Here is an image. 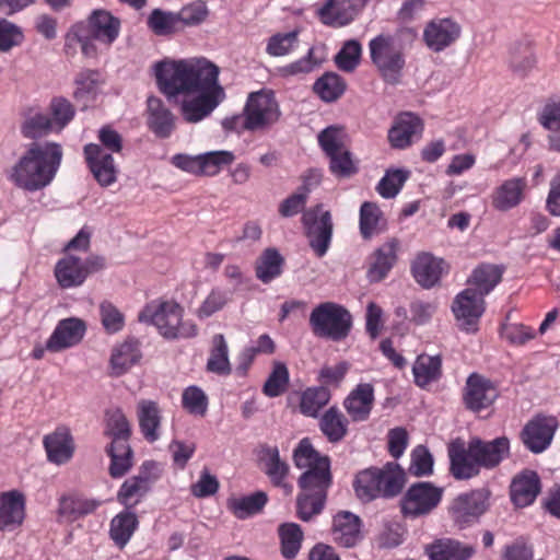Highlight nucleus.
<instances>
[{
    "label": "nucleus",
    "instance_id": "obj_64",
    "mask_svg": "<svg viewBox=\"0 0 560 560\" xmlns=\"http://www.w3.org/2000/svg\"><path fill=\"white\" fill-rule=\"evenodd\" d=\"M407 178L408 172L401 170L388 171L380 180L376 190L384 198H393L399 192Z\"/></svg>",
    "mask_w": 560,
    "mask_h": 560
},
{
    "label": "nucleus",
    "instance_id": "obj_47",
    "mask_svg": "<svg viewBox=\"0 0 560 560\" xmlns=\"http://www.w3.org/2000/svg\"><path fill=\"white\" fill-rule=\"evenodd\" d=\"M439 556L446 560H469L476 552L471 545H465L452 538H441L430 545Z\"/></svg>",
    "mask_w": 560,
    "mask_h": 560
},
{
    "label": "nucleus",
    "instance_id": "obj_2",
    "mask_svg": "<svg viewBox=\"0 0 560 560\" xmlns=\"http://www.w3.org/2000/svg\"><path fill=\"white\" fill-rule=\"evenodd\" d=\"M293 460L298 468L305 469L298 480L301 491L296 497V514L301 521L310 522L324 510L332 481L330 460L320 455L308 439L300 441Z\"/></svg>",
    "mask_w": 560,
    "mask_h": 560
},
{
    "label": "nucleus",
    "instance_id": "obj_53",
    "mask_svg": "<svg viewBox=\"0 0 560 560\" xmlns=\"http://www.w3.org/2000/svg\"><path fill=\"white\" fill-rule=\"evenodd\" d=\"M361 54V44L355 39H349L343 44L334 60L340 70L345 72H352L360 63Z\"/></svg>",
    "mask_w": 560,
    "mask_h": 560
},
{
    "label": "nucleus",
    "instance_id": "obj_58",
    "mask_svg": "<svg viewBox=\"0 0 560 560\" xmlns=\"http://www.w3.org/2000/svg\"><path fill=\"white\" fill-rule=\"evenodd\" d=\"M182 405L188 413L203 417L208 410V397L200 387L189 386L183 392Z\"/></svg>",
    "mask_w": 560,
    "mask_h": 560
},
{
    "label": "nucleus",
    "instance_id": "obj_31",
    "mask_svg": "<svg viewBox=\"0 0 560 560\" xmlns=\"http://www.w3.org/2000/svg\"><path fill=\"white\" fill-rule=\"evenodd\" d=\"M539 491V477L532 470H525L516 476L511 485L512 501L520 508H524L533 503Z\"/></svg>",
    "mask_w": 560,
    "mask_h": 560
},
{
    "label": "nucleus",
    "instance_id": "obj_5",
    "mask_svg": "<svg viewBox=\"0 0 560 560\" xmlns=\"http://www.w3.org/2000/svg\"><path fill=\"white\" fill-rule=\"evenodd\" d=\"M105 434L112 439L106 447V453L110 457L109 475L113 478L122 477L132 466L133 452L129 444L130 424L120 409L106 411Z\"/></svg>",
    "mask_w": 560,
    "mask_h": 560
},
{
    "label": "nucleus",
    "instance_id": "obj_9",
    "mask_svg": "<svg viewBox=\"0 0 560 560\" xmlns=\"http://www.w3.org/2000/svg\"><path fill=\"white\" fill-rule=\"evenodd\" d=\"M280 116L281 110L271 90L252 92L244 107V129L266 130L275 125Z\"/></svg>",
    "mask_w": 560,
    "mask_h": 560
},
{
    "label": "nucleus",
    "instance_id": "obj_25",
    "mask_svg": "<svg viewBox=\"0 0 560 560\" xmlns=\"http://www.w3.org/2000/svg\"><path fill=\"white\" fill-rule=\"evenodd\" d=\"M374 404V389L371 384H359L345 399L343 406L353 421H365Z\"/></svg>",
    "mask_w": 560,
    "mask_h": 560
},
{
    "label": "nucleus",
    "instance_id": "obj_56",
    "mask_svg": "<svg viewBox=\"0 0 560 560\" xmlns=\"http://www.w3.org/2000/svg\"><path fill=\"white\" fill-rule=\"evenodd\" d=\"M50 119L56 131L62 130L74 117L75 109L69 100L57 96L49 104Z\"/></svg>",
    "mask_w": 560,
    "mask_h": 560
},
{
    "label": "nucleus",
    "instance_id": "obj_33",
    "mask_svg": "<svg viewBox=\"0 0 560 560\" xmlns=\"http://www.w3.org/2000/svg\"><path fill=\"white\" fill-rule=\"evenodd\" d=\"M44 445L48 459L55 464H65L73 455V440L68 429H58L45 436Z\"/></svg>",
    "mask_w": 560,
    "mask_h": 560
},
{
    "label": "nucleus",
    "instance_id": "obj_6",
    "mask_svg": "<svg viewBox=\"0 0 560 560\" xmlns=\"http://www.w3.org/2000/svg\"><path fill=\"white\" fill-rule=\"evenodd\" d=\"M142 323L156 327L166 339L192 338L198 328L191 320H183V308L175 302L151 303L138 316Z\"/></svg>",
    "mask_w": 560,
    "mask_h": 560
},
{
    "label": "nucleus",
    "instance_id": "obj_14",
    "mask_svg": "<svg viewBox=\"0 0 560 560\" xmlns=\"http://www.w3.org/2000/svg\"><path fill=\"white\" fill-rule=\"evenodd\" d=\"M487 510L486 498L480 491L464 493L454 499L450 513L460 528L475 523Z\"/></svg>",
    "mask_w": 560,
    "mask_h": 560
},
{
    "label": "nucleus",
    "instance_id": "obj_7",
    "mask_svg": "<svg viewBox=\"0 0 560 560\" xmlns=\"http://www.w3.org/2000/svg\"><path fill=\"white\" fill-rule=\"evenodd\" d=\"M369 51L371 61L383 81L390 85L399 84L406 66V56L397 36L377 35L370 40Z\"/></svg>",
    "mask_w": 560,
    "mask_h": 560
},
{
    "label": "nucleus",
    "instance_id": "obj_52",
    "mask_svg": "<svg viewBox=\"0 0 560 560\" xmlns=\"http://www.w3.org/2000/svg\"><path fill=\"white\" fill-rule=\"evenodd\" d=\"M289 384V371L284 363L273 362L272 371L264 384L262 392L268 397L282 395Z\"/></svg>",
    "mask_w": 560,
    "mask_h": 560
},
{
    "label": "nucleus",
    "instance_id": "obj_23",
    "mask_svg": "<svg viewBox=\"0 0 560 560\" xmlns=\"http://www.w3.org/2000/svg\"><path fill=\"white\" fill-rule=\"evenodd\" d=\"M141 357L139 340L128 337L112 351L109 375L114 377L124 375L132 365L139 362Z\"/></svg>",
    "mask_w": 560,
    "mask_h": 560
},
{
    "label": "nucleus",
    "instance_id": "obj_62",
    "mask_svg": "<svg viewBox=\"0 0 560 560\" xmlns=\"http://www.w3.org/2000/svg\"><path fill=\"white\" fill-rule=\"evenodd\" d=\"M51 131H56L54 121L45 114H35L27 118L22 126L23 135L31 139L44 137Z\"/></svg>",
    "mask_w": 560,
    "mask_h": 560
},
{
    "label": "nucleus",
    "instance_id": "obj_37",
    "mask_svg": "<svg viewBox=\"0 0 560 560\" xmlns=\"http://www.w3.org/2000/svg\"><path fill=\"white\" fill-rule=\"evenodd\" d=\"M442 360L440 355L420 354L412 366L415 383L421 388L435 382L441 376Z\"/></svg>",
    "mask_w": 560,
    "mask_h": 560
},
{
    "label": "nucleus",
    "instance_id": "obj_22",
    "mask_svg": "<svg viewBox=\"0 0 560 560\" xmlns=\"http://www.w3.org/2000/svg\"><path fill=\"white\" fill-rule=\"evenodd\" d=\"M460 34V26L451 19L432 21L424 30L423 37L428 47L441 51L453 44Z\"/></svg>",
    "mask_w": 560,
    "mask_h": 560
},
{
    "label": "nucleus",
    "instance_id": "obj_43",
    "mask_svg": "<svg viewBox=\"0 0 560 560\" xmlns=\"http://www.w3.org/2000/svg\"><path fill=\"white\" fill-rule=\"evenodd\" d=\"M138 418L141 432L149 442L159 439L158 428L161 417L158 404L152 400H140L138 402Z\"/></svg>",
    "mask_w": 560,
    "mask_h": 560
},
{
    "label": "nucleus",
    "instance_id": "obj_32",
    "mask_svg": "<svg viewBox=\"0 0 560 560\" xmlns=\"http://www.w3.org/2000/svg\"><path fill=\"white\" fill-rule=\"evenodd\" d=\"M398 248V240L390 238L375 250L374 261L371 264L368 271V276L372 282H378L387 276L397 260Z\"/></svg>",
    "mask_w": 560,
    "mask_h": 560
},
{
    "label": "nucleus",
    "instance_id": "obj_61",
    "mask_svg": "<svg viewBox=\"0 0 560 560\" xmlns=\"http://www.w3.org/2000/svg\"><path fill=\"white\" fill-rule=\"evenodd\" d=\"M234 159V154L225 150L203 153L201 154V175L214 176L222 166L231 164Z\"/></svg>",
    "mask_w": 560,
    "mask_h": 560
},
{
    "label": "nucleus",
    "instance_id": "obj_11",
    "mask_svg": "<svg viewBox=\"0 0 560 560\" xmlns=\"http://www.w3.org/2000/svg\"><path fill=\"white\" fill-rule=\"evenodd\" d=\"M443 489L430 482H417L404 494L400 506L407 517H419L429 514L442 499Z\"/></svg>",
    "mask_w": 560,
    "mask_h": 560
},
{
    "label": "nucleus",
    "instance_id": "obj_48",
    "mask_svg": "<svg viewBox=\"0 0 560 560\" xmlns=\"http://www.w3.org/2000/svg\"><path fill=\"white\" fill-rule=\"evenodd\" d=\"M278 532L283 557L287 559H293L298 555L303 540V532L300 525L295 523H285L279 526Z\"/></svg>",
    "mask_w": 560,
    "mask_h": 560
},
{
    "label": "nucleus",
    "instance_id": "obj_19",
    "mask_svg": "<svg viewBox=\"0 0 560 560\" xmlns=\"http://www.w3.org/2000/svg\"><path fill=\"white\" fill-rule=\"evenodd\" d=\"M25 518V497L19 490L0 493V530H13Z\"/></svg>",
    "mask_w": 560,
    "mask_h": 560
},
{
    "label": "nucleus",
    "instance_id": "obj_54",
    "mask_svg": "<svg viewBox=\"0 0 560 560\" xmlns=\"http://www.w3.org/2000/svg\"><path fill=\"white\" fill-rule=\"evenodd\" d=\"M75 98H94L102 83L101 73L97 70H83L75 78Z\"/></svg>",
    "mask_w": 560,
    "mask_h": 560
},
{
    "label": "nucleus",
    "instance_id": "obj_18",
    "mask_svg": "<svg viewBox=\"0 0 560 560\" xmlns=\"http://www.w3.org/2000/svg\"><path fill=\"white\" fill-rule=\"evenodd\" d=\"M147 125L159 138H168L176 128L177 117L156 96L147 100Z\"/></svg>",
    "mask_w": 560,
    "mask_h": 560
},
{
    "label": "nucleus",
    "instance_id": "obj_57",
    "mask_svg": "<svg viewBox=\"0 0 560 560\" xmlns=\"http://www.w3.org/2000/svg\"><path fill=\"white\" fill-rule=\"evenodd\" d=\"M178 15L172 12H165L160 9L152 11L148 18V25L155 35L165 36L177 30Z\"/></svg>",
    "mask_w": 560,
    "mask_h": 560
},
{
    "label": "nucleus",
    "instance_id": "obj_42",
    "mask_svg": "<svg viewBox=\"0 0 560 560\" xmlns=\"http://www.w3.org/2000/svg\"><path fill=\"white\" fill-rule=\"evenodd\" d=\"M319 427L329 442L337 443L348 432V420L337 407H330L322 416Z\"/></svg>",
    "mask_w": 560,
    "mask_h": 560
},
{
    "label": "nucleus",
    "instance_id": "obj_36",
    "mask_svg": "<svg viewBox=\"0 0 560 560\" xmlns=\"http://www.w3.org/2000/svg\"><path fill=\"white\" fill-rule=\"evenodd\" d=\"M100 502L79 495L62 497L59 501L58 515L68 522H73L94 512Z\"/></svg>",
    "mask_w": 560,
    "mask_h": 560
},
{
    "label": "nucleus",
    "instance_id": "obj_41",
    "mask_svg": "<svg viewBox=\"0 0 560 560\" xmlns=\"http://www.w3.org/2000/svg\"><path fill=\"white\" fill-rule=\"evenodd\" d=\"M137 527V515L133 512L126 510L117 514L112 520L109 529L110 538L116 546L122 549L130 540Z\"/></svg>",
    "mask_w": 560,
    "mask_h": 560
},
{
    "label": "nucleus",
    "instance_id": "obj_20",
    "mask_svg": "<svg viewBox=\"0 0 560 560\" xmlns=\"http://www.w3.org/2000/svg\"><path fill=\"white\" fill-rule=\"evenodd\" d=\"M86 32L101 44L110 46L119 35L120 21L105 10H95L89 16Z\"/></svg>",
    "mask_w": 560,
    "mask_h": 560
},
{
    "label": "nucleus",
    "instance_id": "obj_12",
    "mask_svg": "<svg viewBox=\"0 0 560 560\" xmlns=\"http://www.w3.org/2000/svg\"><path fill=\"white\" fill-rule=\"evenodd\" d=\"M452 312L460 329L474 332L478 329L479 319L485 312V300L476 290L467 288L454 299Z\"/></svg>",
    "mask_w": 560,
    "mask_h": 560
},
{
    "label": "nucleus",
    "instance_id": "obj_1",
    "mask_svg": "<svg viewBox=\"0 0 560 560\" xmlns=\"http://www.w3.org/2000/svg\"><path fill=\"white\" fill-rule=\"evenodd\" d=\"M154 68L159 89L168 100L183 95L180 114L187 122L201 121L225 98L220 69L206 58L165 60Z\"/></svg>",
    "mask_w": 560,
    "mask_h": 560
},
{
    "label": "nucleus",
    "instance_id": "obj_49",
    "mask_svg": "<svg viewBox=\"0 0 560 560\" xmlns=\"http://www.w3.org/2000/svg\"><path fill=\"white\" fill-rule=\"evenodd\" d=\"M509 65L514 73L524 77L536 65V58L526 45L514 43L509 48Z\"/></svg>",
    "mask_w": 560,
    "mask_h": 560
},
{
    "label": "nucleus",
    "instance_id": "obj_21",
    "mask_svg": "<svg viewBox=\"0 0 560 560\" xmlns=\"http://www.w3.org/2000/svg\"><path fill=\"white\" fill-rule=\"evenodd\" d=\"M422 130L423 124L418 116L402 113L388 131L389 143L395 149H405L411 144L413 137H420Z\"/></svg>",
    "mask_w": 560,
    "mask_h": 560
},
{
    "label": "nucleus",
    "instance_id": "obj_28",
    "mask_svg": "<svg viewBox=\"0 0 560 560\" xmlns=\"http://www.w3.org/2000/svg\"><path fill=\"white\" fill-rule=\"evenodd\" d=\"M358 12L355 0H328L318 10V15L326 25L343 26L349 24Z\"/></svg>",
    "mask_w": 560,
    "mask_h": 560
},
{
    "label": "nucleus",
    "instance_id": "obj_13",
    "mask_svg": "<svg viewBox=\"0 0 560 560\" xmlns=\"http://www.w3.org/2000/svg\"><path fill=\"white\" fill-rule=\"evenodd\" d=\"M498 396V389L490 380L477 373L468 376L463 393V400L467 409L479 412L489 408Z\"/></svg>",
    "mask_w": 560,
    "mask_h": 560
},
{
    "label": "nucleus",
    "instance_id": "obj_40",
    "mask_svg": "<svg viewBox=\"0 0 560 560\" xmlns=\"http://www.w3.org/2000/svg\"><path fill=\"white\" fill-rule=\"evenodd\" d=\"M380 475L375 471V467L366 468L357 474L353 481V488L357 498L368 503L377 498H382L380 487Z\"/></svg>",
    "mask_w": 560,
    "mask_h": 560
},
{
    "label": "nucleus",
    "instance_id": "obj_45",
    "mask_svg": "<svg viewBox=\"0 0 560 560\" xmlns=\"http://www.w3.org/2000/svg\"><path fill=\"white\" fill-rule=\"evenodd\" d=\"M314 92L327 103L339 100L347 89L346 81L335 72H326L314 83Z\"/></svg>",
    "mask_w": 560,
    "mask_h": 560
},
{
    "label": "nucleus",
    "instance_id": "obj_15",
    "mask_svg": "<svg viewBox=\"0 0 560 560\" xmlns=\"http://www.w3.org/2000/svg\"><path fill=\"white\" fill-rule=\"evenodd\" d=\"M86 163L102 187H108L117 179V167L112 154L107 153L102 145L90 143L84 147Z\"/></svg>",
    "mask_w": 560,
    "mask_h": 560
},
{
    "label": "nucleus",
    "instance_id": "obj_50",
    "mask_svg": "<svg viewBox=\"0 0 560 560\" xmlns=\"http://www.w3.org/2000/svg\"><path fill=\"white\" fill-rule=\"evenodd\" d=\"M329 399L330 392L325 386L308 388L302 395L300 409L305 416L316 417Z\"/></svg>",
    "mask_w": 560,
    "mask_h": 560
},
{
    "label": "nucleus",
    "instance_id": "obj_44",
    "mask_svg": "<svg viewBox=\"0 0 560 560\" xmlns=\"http://www.w3.org/2000/svg\"><path fill=\"white\" fill-rule=\"evenodd\" d=\"M283 258L276 248H267L256 261V277L264 283H269L282 273Z\"/></svg>",
    "mask_w": 560,
    "mask_h": 560
},
{
    "label": "nucleus",
    "instance_id": "obj_63",
    "mask_svg": "<svg viewBox=\"0 0 560 560\" xmlns=\"http://www.w3.org/2000/svg\"><path fill=\"white\" fill-rule=\"evenodd\" d=\"M329 158V170L337 177H350L358 172L349 149H343Z\"/></svg>",
    "mask_w": 560,
    "mask_h": 560
},
{
    "label": "nucleus",
    "instance_id": "obj_59",
    "mask_svg": "<svg viewBox=\"0 0 560 560\" xmlns=\"http://www.w3.org/2000/svg\"><path fill=\"white\" fill-rule=\"evenodd\" d=\"M231 301V292L223 289H212L196 314L199 318H208L221 311Z\"/></svg>",
    "mask_w": 560,
    "mask_h": 560
},
{
    "label": "nucleus",
    "instance_id": "obj_46",
    "mask_svg": "<svg viewBox=\"0 0 560 560\" xmlns=\"http://www.w3.org/2000/svg\"><path fill=\"white\" fill-rule=\"evenodd\" d=\"M207 370L219 375H229L231 373L228 343L222 334L214 335L212 338V348L207 362Z\"/></svg>",
    "mask_w": 560,
    "mask_h": 560
},
{
    "label": "nucleus",
    "instance_id": "obj_16",
    "mask_svg": "<svg viewBox=\"0 0 560 560\" xmlns=\"http://www.w3.org/2000/svg\"><path fill=\"white\" fill-rule=\"evenodd\" d=\"M85 330L86 325L81 318L61 319L46 342L47 351L57 353L78 345L83 339Z\"/></svg>",
    "mask_w": 560,
    "mask_h": 560
},
{
    "label": "nucleus",
    "instance_id": "obj_60",
    "mask_svg": "<svg viewBox=\"0 0 560 560\" xmlns=\"http://www.w3.org/2000/svg\"><path fill=\"white\" fill-rule=\"evenodd\" d=\"M382 211L374 202L365 201L360 209V232L363 238L368 240L377 233V224L381 220Z\"/></svg>",
    "mask_w": 560,
    "mask_h": 560
},
{
    "label": "nucleus",
    "instance_id": "obj_35",
    "mask_svg": "<svg viewBox=\"0 0 560 560\" xmlns=\"http://www.w3.org/2000/svg\"><path fill=\"white\" fill-rule=\"evenodd\" d=\"M380 475V487L382 498H394L398 495L406 482L404 469L396 463H387L383 468H376Z\"/></svg>",
    "mask_w": 560,
    "mask_h": 560
},
{
    "label": "nucleus",
    "instance_id": "obj_39",
    "mask_svg": "<svg viewBox=\"0 0 560 560\" xmlns=\"http://www.w3.org/2000/svg\"><path fill=\"white\" fill-rule=\"evenodd\" d=\"M503 269L497 265L483 264L477 267L469 283L474 285L477 294L485 298L502 279Z\"/></svg>",
    "mask_w": 560,
    "mask_h": 560
},
{
    "label": "nucleus",
    "instance_id": "obj_10",
    "mask_svg": "<svg viewBox=\"0 0 560 560\" xmlns=\"http://www.w3.org/2000/svg\"><path fill=\"white\" fill-rule=\"evenodd\" d=\"M302 224L305 230L308 246L317 257H323L329 249L334 223L331 213L324 210L322 203L316 205L303 212Z\"/></svg>",
    "mask_w": 560,
    "mask_h": 560
},
{
    "label": "nucleus",
    "instance_id": "obj_4",
    "mask_svg": "<svg viewBox=\"0 0 560 560\" xmlns=\"http://www.w3.org/2000/svg\"><path fill=\"white\" fill-rule=\"evenodd\" d=\"M509 448V440L504 436L490 442L474 438L468 445L456 439L448 445L450 471L457 480L470 479L479 475L481 467L490 469L498 466Z\"/></svg>",
    "mask_w": 560,
    "mask_h": 560
},
{
    "label": "nucleus",
    "instance_id": "obj_24",
    "mask_svg": "<svg viewBox=\"0 0 560 560\" xmlns=\"http://www.w3.org/2000/svg\"><path fill=\"white\" fill-rule=\"evenodd\" d=\"M411 269L416 281L422 288L430 289L440 281L445 261L429 253H422L417 256Z\"/></svg>",
    "mask_w": 560,
    "mask_h": 560
},
{
    "label": "nucleus",
    "instance_id": "obj_51",
    "mask_svg": "<svg viewBox=\"0 0 560 560\" xmlns=\"http://www.w3.org/2000/svg\"><path fill=\"white\" fill-rule=\"evenodd\" d=\"M347 135L342 127L329 126L318 135V143L327 156L347 149Z\"/></svg>",
    "mask_w": 560,
    "mask_h": 560
},
{
    "label": "nucleus",
    "instance_id": "obj_17",
    "mask_svg": "<svg viewBox=\"0 0 560 560\" xmlns=\"http://www.w3.org/2000/svg\"><path fill=\"white\" fill-rule=\"evenodd\" d=\"M557 428L556 417L538 416L525 425L523 442L532 452L540 453L551 443Z\"/></svg>",
    "mask_w": 560,
    "mask_h": 560
},
{
    "label": "nucleus",
    "instance_id": "obj_38",
    "mask_svg": "<svg viewBox=\"0 0 560 560\" xmlns=\"http://www.w3.org/2000/svg\"><path fill=\"white\" fill-rule=\"evenodd\" d=\"M268 501L264 491H257L250 495L232 497L226 501L228 509L240 520L259 513Z\"/></svg>",
    "mask_w": 560,
    "mask_h": 560
},
{
    "label": "nucleus",
    "instance_id": "obj_3",
    "mask_svg": "<svg viewBox=\"0 0 560 560\" xmlns=\"http://www.w3.org/2000/svg\"><path fill=\"white\" fill-rule=\"evenodd\" d=\"M62 155V148L56 142L32 143L12 167L9 178L21 189L40 190L54 180Z\"/></svg>",
    "mask_w": 560,
    "mask_h": 560
},
{
    "label": "nucleus",
    "instance_id": "obj_8",
    "mask_svg": "<svg viewBox=\"0 0 560 560\" xmlns=\"http://www.w3.org/2000/svg\"><path fill=\"white\" fill-rule=\"evenodd\" d=\"M310 326L314 336L340 341L350 332L352 316L343 306L334 302H324L311 312Z\"/></svg>",
    "mask_w": 560,
    "mask_h": 560
},
{
    "label": "nucleus",
    "instance_id": "obj_29",
    "mask_svg": "<svg viewBox=\"0 0 560 560\" xmlns=\"http://www.w3.org/2000/svg\"><path fill=\"white\" fill-rule=\"evenodd\" d=\"M153 466V463H145L143 465L144 470L140 471L139 475L127 479L122 483L117 495L120 503L127 508L133 506L148 493L155 478L151 477L147 469Z\"/></svg>",
    "mask_w": 560,
    "mask_h": 560
},
{
    "label": "nucleus",
    "instance_id": "obj_27",
    "mask_svg": "<svg viewBox=\"0 0 560 560\" xmlns=\"http://www.w3.org/2000/svg\"><path fill=\"white\" fill-rule=\"evenodd\" d=\"M361 521L351 512H339L332 521V535L340 546L350 548L361 539Z\"/></svg>",
    "mask_w": 560,
    "mask_h": 560
},
{
    "label": "nucleus",
    "instance_id": "obj_55",
    "mask_svg": "<svg viewBox=\"0 0 560 560\" xmlns=\"http://www.w3.org/2000/svg\"><path fill=\"white\" fill-rule=\"evenodd\" d=\"M25 39L23 28L5 18L0 19V52H9Z\"/></svg>",
    "mask_w": 560,
    "mask_h": 560
},
{
    "label": "nucleus",
    "instance_id": "obj_26",
    "mask_svg": "<svg viewBox=\"0 0 560 560\" xmlns=\"http://www.w3.org/2000/svg\"><path fill=\"white\" fill-rule=\"evenodd\" d=\"M260 462L262 464L264 472L268 476L272 485L276 487H282L290 492L291 487L284 482L289 475L290 467L280 458L278 447L261 445Z\"/></svg>",
    "mask_w": 560,
    "mask_h": 560
},
{
    "label": "nucleus",
    "instance_id": "obj_30",
    "mask_svg": "<svg viewBox=\"0 0 560 560\" xmlns=\"http://www.w3.org/2000/svg\"><path fill=\"white\" fill-rule=\"evenodd\" d=\"M55 277L62 289L80 287L86 279L83 259L74 255L65 256L56 264Z\"/></svg>",
    "mask_w": 560,
    "mask_h": 560
},
{
    "label": "nucleus",
    "instance_id": "obj_34",
    "mask_svg": "<svg viewBox=\"0 0 560 560\" xmlns=\"http://www.w3.org/2000/svg\"><path fill=\"white\" fill-rule=\"evenodd\" d=\"M526 188V180L517 177L505 180L497 188L492 206L499 211H508L515 208L523 199V192Z\"/></svg>",
    "mask_w": 560,
    "mask_h": 560
}]
</instances>
